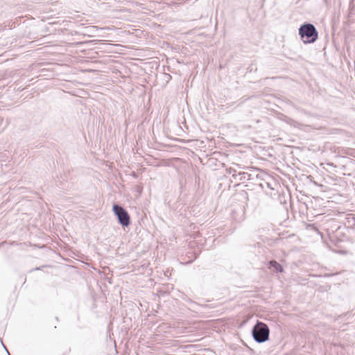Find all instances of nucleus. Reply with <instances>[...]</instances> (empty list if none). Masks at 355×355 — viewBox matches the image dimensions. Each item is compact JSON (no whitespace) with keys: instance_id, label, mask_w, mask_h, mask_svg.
<instances>
[{"instance_id":"6e6552de","label":"nucleus","mask_w":355,"mask_h":355,"mask_svg":"<svg viewBox=\"0 0 355 355\" xmlns=\"http://www.w3.org/2000/svg\"><path fill=\"white\" fill-rule=\"evenodd\" d=\"M8 355H10V353H8Z\"/></svg>"},{"instance_id":"f257e3e1","label":"nucleus","mask_w":355,"mask_h":355,"mask_svg":"<svg viewBox=\"0 0 355 355\" xmlns=\"http://www.w3.org/2000/svg\"><path fill=\"white\" fill-rule=\"evenodd\" d=\"M299 35L304 44H311L318 40V33L313 24L304 23L299 28Z\"/></svg>"},{"instance_id":"20e7f679","label":"nucleus","mask_w":355,"mask_h":355,"mask_svg":"<svg viewBox=\"0 0 355 355\" xmlns=\"http://www.w3.org/2000/svg\"><path fill=\"white\" fill-rule=\"evenodd\" d=\"M269 269L275 272H283L284 268L277 261L272 260L269 262Z\"/></svg>"},{"instance_id":"39448f33","label":"nucleus","mask_w":355,"mask_h":355,"mask_svg":"<svg viewBox=\"0 0 355 355\" xmlns=\"http://www.w3.org/2000/svg\"><path fill=\"white\" fill-rule=\"evenodd\" d=\"M250 175L245 172H239L238 173H233V178L241 181L250 180Z\"/></svg>"},{"instance_id":"423d86ee","label":"nucleus","mask_w":355,"mask_h":355,"mask_svg":"<svg viewBox=\"0 0 355 355\" xmlns=\"http://www.w3.org/2000/svg\"><path fill=\"white\" fill-rule=\"evenodd\" d=\"M346 223L350 226L353 227L355 225V215L352 214H349L346 216Z\"/></svg>"},{"instance_id":"f03ea898","label":"nucleus","mask_w":355,"mask_h":355,"mask_svg":"<svg viewBox=\"0 0 355 355\" xmlns=\"http://www.w3.org/2000/svg\"><path fill=\"white\" fill-rule=\"evenodd\" d=\"M270 329L268 325L262 322L257 321L252 330L254 340L258 343H262L269 339Z\"/></svg>"},{"instance_id":"7ed1b4c3","label":"nucleus","mask_w":355,"mask_h":355,"mask_svg":"<svg viewBox=\"0 0 355 355\" xmlns=\"http://www.w3.org/2000/svg\"><path fill=\"white\" fill-rule=\"evenodd\" d=\"M112 210L120 225L123 227H128L130 224V215L123 207L114 204L112 207Z\"/></svg>"},{"instance_id":"0eeeda50","label":"nucleus","mask_w":355,"mask_h":355,"mask_svg":"<svg viewBox=\"0 0 355 355\" xmlns=\"http://www.w3.org/2000/svg\"><path fill=\"white\" fill-rule=\"evenodd\" d=\"M227 173L229 174H232V175L233 176V173H236V171L232 168H230L228 170H227Z\"/></svg>"}]
</instances>
